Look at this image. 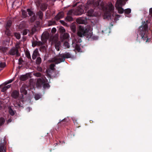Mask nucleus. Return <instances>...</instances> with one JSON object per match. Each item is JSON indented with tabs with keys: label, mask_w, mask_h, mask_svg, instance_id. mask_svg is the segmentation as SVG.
Wrapping results in <instances>:
<instances>
[{
	"label": "nucleus",
	"mask_w": 152,
	"mask_h": 152,
	"mask_svg": "<svg viewBox=\"0 0 152 152\" xmlns=\"http://www.w3.org/2000/svg\"><path fill=\"white\" fill-rule=\"evenodd\" d=\"M56 29L55 28H53L52 29L51 32L53 33H55L56 32Z\"/></svg>",
	"instance_id": "nucleus-55"
},
{
	"label": "nucleus",
	"mask_w": 152,
	"mask_h": 152,
	"mask_svg": "<svg viewBox=\"0 0 152 152\" xmlns=\"http://www.w3.org/2000/svg\"><path fill=\"white\" fill-rule=\"evenodd\" d=\"M84 12L83 9L79 7L77 8L74 12L75 15H80L82 14Z\"/></svg>",
	"instance_id": "nucleus-8"
},
{
	"label": "nucleus",
	"mask_w": 152,
	"mask_h": 152,
	"mask_svg": "<svg viewBox=\"0 0 152 152\" xmlns=\"http://www.w3.org/2000/svg\"><path fill=\"white\" fill-rule=\"evenodd\" d=\"M27 11L28 12V14L30 16H32V15H35V14L34 13V12L32 11L30 9H27Z\"/></svg>",
	"instance_id": "nucleus-26"
},
{
	"label": "nucleus",
	"mask_w": 152,
	"mask_h": 152,
	"mask_svg": "<svg viewBox=\"0 0 152 152\" xmlns=\"http://www.w3.org/2000/svg\"><path fill=\"white\" fill-rule=\"evenodd\" d=\"M72 120L75 125L77 127H78L80 126H79V124L77 122V119L74 118H72Z\"/></svg>",
	"instance_id": "nucleus-33"
},
{
	"label": "nucleus",
	"mask_w": 152,
	"mask_h": 152,
	"mask_svg": "<svg viewBox=\"0 0 152 152\" xmlns=\"http://www.w3.org/2000/svg\"><path fill=\"white\" fill-rule=\"evenodd\" d=\"M48 5L46 3H43L41 5V9L43 11L45 10L47 8Z\"/></svg>",
	"instance_id": "nucleus-18"
},
{
	"label": "nucleus",
	"mask_w": 152,
	"mask_h": 152,
	"mask_svg": "<svg viewBox=\"0 0 152 152\" xmlns=\"http://www.w3.org/2000/svg\"><path fill=\"white\" fill-rule=\"evenodd\" d=\"M64 16V13L63 11L59 12L55 16L54 19L55 20L58 21L61 19L63 18Z\"/></svg>",
	"instance_id": "nucleus-7"
},
{
	"label": "nucleus",
	"mask_w": 152,
	"mask_h": 152,
	"mask_svg": "<svg viewBox=\"0 0 152 152\" xmlns=\"http://www.w3.org/2000/svg\"><path fill=\"white\" fill-rule=\"evenodd\" d=\"M39 54V52L38 50L37 49H35L33 52V54L32 55V58L33 60L36 59L37 56H38Z\"/></svg>",
	"instance_id": "nucleus-15"
},
{
	"label": "nucleus",
	"mask_w": 152,
	"mask_h": 152,
	"mask_svg": "<svg viewBox=\"0 0 152 152\" xmlns=\"http://www.w3.org/2000/svg\"><path fill=\"white\" fill-rule=\"evenodd\" d=\"M34 75L35 76L38 77H42V76H44L40 73L39 72L35 73Z\"/></svg>",
	"instance_id": "nucleus-39"
},
{
	"label": "nucleus",
	"mask_w": 152,
	"mask_h": 152,
	"mask_svg": "<svg viewBox=\"0 0 152 152\" xmlns=\"http://www.w3.org/2000/svg\"><path fill=\"white\" fill-rule=\"evenodd\" d=\"M5 33L7 36H9L10 35V31L9 29V28H5Z\"/></svg>",
	"instance_id": "nucleus-25"
},
{
	"label": "nucleus",
	"mask_w": 152,
	"mask_h": 152,
	"mask_svg": "<svg viewBox=\"0 0 152 152\" xmlns=\"http://www.w3.org/2000/svg\"><path fill=\"white\" fill-rule=\"evenodd\" d=\"M6 66V63L4 62H1L0 63V67L1 68H4Z\"/></svg>",
	"instance_id": "nucleus-40"
},
{
	"label": "nucleus",
	"mask_w": 152,
	"mask_h": 152,
	"mask_svg": "<svg viewBox=\"0 0 152 152\" xmlns=\"http://www.w3.org/2000/svg\"><path fill=\"white\" fill-rule=\"evenodd\" d=\"M59 71H55V73L56 75L58 74H59Z\"/></svg>",
	"instance_id": "nucleus-61"
},
{
	"label": "nucleus",
	"mask_w": 152,
	"mask_h": 152,
	"mask_svg": "<svg viewBox=\"0 0 152 152\" xmlns=\"http://www.w3.org/2000/svg\"><path fill=\"white\" fill-rule=\"evenodd\" d=\"M147 21L144 22L142 26L140 27V29L138 31V34H137V40H139L140 39L146 41V42L150 41L151 37L149 36L148 31V25Z\"/></svg>",
	"instance_id": "nucleus-1"
},
{
	"label": "nucleus",
	"mask_w": 152,
	"mask_h": 152,
	"mask_svg": "<svg viewBox=\"0 0 152 152\" xmlns=\"http://www.w3.org/2000/svg\"><path fill=\"white\" fill-rule=\"evenodd\" d=\"M23 62V60L22 58L20 57L18 59V64L20 65H22Z\"/></svg>",
	"instance_id": "nucleus-49"
},
{
	"label": "nucleus",
	"mask_w": 152,
	"mask_h": 152,
	"mask_svg": "<svg viewBox=\"0 0 152 152\" xmlns=\"http://www.w3.org/2000/svg\"><path fill=\"white\" fill-rule=\"evenodd\" d=\"M6 88H7V89H8L9 88H10L11 87V85H9L6 86H5Z\"/></svg>",
	"instance_id": "nucleus-59"
},
{
	"label": "nucleus",
	"mask_w": 152,
	"mask_h": 152,
	"mask_svg": "<svg viewBox=\"0 0 152 152\" xmlns=\"http://www.w3.org/2000/svg\"><path fill=\"white\" fill-rule=\"evenodd\" d=\"M19 95V92L16 90L13 91L11 94V96L15 99H17Z\"/></svg>",
	"instance_id": "nucleus-10"
},
{
	"label": "nucleus",
	"mask_w": 152,
	"mask_h": 152,
	"mask_svg": "<svg viewBox=\"0 0 152 152\" xmlns=\"http://www.w3.org/2000/svg\"><path fill=\"white\" fill-rule=\"evenodd\" d=\"M28 78V76L26 75H23L21 76L20 77V79L22 81H25Z\"/></svg>",
	"instance_id": "nucleus-20"
},
{
	"label": "nucleus",
	"mask_w": 152,
	"mask_h": 152,
	"mask_svg": "<svg viewBox=\"0 0 152 152\" xmlns=\"http://www.w3.org/2000/svg\"><path fill=\"white\" fill-rule=\"evenodd\" d=\"M65 20L67 22H70L73 21V19L72 16L67 15L65 18Z\"/></svg>",
	"instance_id": "nucleus-17"
},
{
	"label": "nucleus",
	"mask_w": 152,
	"mask_h": 152,
	"mask_svg": "<svg viewBox=\"0 0 152 152\" xmlns=\"http://www.w3.org/2000/svg\"><path fill=\"white\" fill-rule=\"evenodd\" d=\"M14 36L16 37V39H20V35L19 33H14Z\"/></svg>",
	"instance_id": "nucleus-36"
},
{
	"label": "nucleus",
	"mask_w": 152,
	"mask_h": 152,
	"mask_svg": "<svg viewBox=\"0 0 152 152\" xmlns=\"http://www.w3.org/2000/svg\"><path fill=\"white\" fill-rule=\"evenodd\" d=\"M77 35L80 37H85L87 38H90L92 36L91 30L88 28L80 26H79V30L77 33Z\"/></svg>",
	"instance_id": "nucleus-2"
},
{
	"label": "nucleus",
	"mask_w": 152,
	"mask_h": 152,
	"mask_svg": "<svg viewBox=\"0 0 152 152\" xmlns=\"http://www.w3.org/2000/svg\"><path fill=\"white\" fill-rule=\"evenodd\" d=\"M54 145H55V146H56V145H58V143H55V144H54Z\"/></svg>",
	"instance_id": "nucleus-64"
},
{
	"label": "nucleus",
	"mask_w": 152,
	"mask_h": 152,
	"mask_svg": "<svg viewBox=\"0 0 152 152\" xmlns=\"http://www.w3.org/2000/svg\"><path fill=\"white\" fill-rule=\"evenodd\" d=\"M125 4V1L123 0H117L115 7L118 13L122 14L124 12V10L122 7V6H124Z\"/></svg>",
	"instance_id": "nucleus-4"
},
{
	"label": "nucleus",
	"mask_w": 152,
	"mask_h": 152,
	"mask_svg": "<svg viewBox=\"0 0 152 152\" xmlns=\"http://www.w3.org/2000/svg\"><path fill=\"white\" fill-rule=\"evenodd\" d=\"M67 120V119L66 118L61 120H60L58 124V126H61V125L65 126L66 125V123L68 122Z\"/></svg>",
	"instance_id": "nucleus-12"
},
{
	"label": "nucleus",
	"mask_w": 152,
	"mask_h": 152,
	"mask_svg": "<svg viewBox=\"0 0 152 152\" xmlns=\"http://www.w3.org/2000/svg\"><path fill=\"white\" fill-rule=\"evenodd\" d=\"M55 66V65L54 64H51L50 66V69L51 70L54 71L55 69L54 68Z\"/></svg>",
	"instance_id": "nucleus-47"
},
{
	"label": "nucleus",
	"mask_w": 152,
	"mask_h": 152,
	"mask_svg": "<svg viewBox=\"0 0 152 152\" xmlns=\"http://www.w3.org/2000/svg\"><path fill=\"white\" fill-rule=\"evenodd\" d=\"M45 78V77L44 76H42V78H39L37 79V83L38 86H41L45 82L44 79Z\"/></svg>",
	"instance_id": "nucleus-9"
},
{
	"label": "nucleus",
	"mask_w": 152,
	"mask_h": 152,
	"mask_svg": "<svg viewBox=\"0 0 152 152\" xmlns=\"http://www.w3.org/2000/svg\"><path fill=\"white\" fill-rule=\"evenodd\" d=\"M9 54L11 55L14 56L16 55L17 57L19 56L20 54L18 52L17 48H13L11 49L8 52Z\"/></svg>",
	"instance_id": "nucleus-5"
},
{
	"label": "nucleus",
	"mask_w": 152,
	"mask_h": 152,
	"mask_svg": "<svg viewBox=\"0 0 152 152\" xmlns=\"http://www.w3.org/2000/svg\"><path fill=\"white\" fill-rule=\"evenodd\" d=\"M64 44L65 46H66L67 48H69V45L68 43L66 42L64 43Z\"/></svg>",
	"instance_id": "nucleus-56"
},
{
	"label": "nucleus",
	"mask_w": 152,
	"mask_h": 152,
	"mask_svg": "<svg viewBox=\"0 0 152 152\" xmlns=\"http://www.w3.org/2000/svg\"><path fill=\"white\" fill-rule=\"evenodd\" d=\"M36 19V18L35 16V15H34L30 19V21L31 22H34Z\"/></svg>",
	"instance_id": "nucleus-43"
},
{
	"label": "nucleus",
	"mask_w": 152,
	"mask_h": 152,
	"mask_svg": "<svg viewBox=\"0 0 152 152\" xmlns=\"http://www.w3.org/2000/svg\"><path fill=\"white\" fill-rule=\"evenodd\" d=\"M22 17L25 18L27 17V12L24 10H22Z\"/></svg>",
	"instance_id": "nucleus-28"
},
{
	"label": "nucleus",
	"mask_w": 152,
	"mask_h": 152,
	"mask_svg": "<svg viewBox=\"0 0 152 152\" xmlns=\"http://www.w3.org/2000/svg\"><path fill=\"white\" fill-rule=\"evenodd\" d=\"M13 81L12 80H10L9 81H8L7 82V84H9L11 83Z\"/></svg>",
	"instance_id": "nucleus-60"
},
{
	"label": "nucleus",
	"mask_w": 152,
	"mask_h": 152,
	"mask_svg": "<svg viewBox=\"0 0 152 152\" xmlns=\"http://www.w3.org/2000/svg\"><path fill=\"white\" fill-rule=\"evenodd\" d=\"M40 49L45 50V46H42L40 48Z\"/></svg>",
	"instance_id": "nucleus-57"
},
{
	"label": "nucleus",
	"mask_w": 152,
	"mask_h": 152,
	"mask_svg": "<svg viewBox=\"0 0 152 152\" xmlns=\"http://www.w3.org/2000/svg\"><path fill=\"white\" fill-rule=\"evenodd\" d=\"M37 15L39 16V18L41 20H42L43 16V13L41 11H39L37 13Z\"/></svg>",
	"instance_id": "nucleus-21"
},
{
	"label": "nucleus",
	"mask_w": 152,
	"mask_h": 152,
	"mask_svg": "<svg viewBox=\"0 0 152 152\" xmlns=\"http://www.w3.org/2000/svg\"><path fill=\"white\" fill-rule=\"evenodd\" d=\"M20 92L21 94L23 95H26L27 94V91L26 89V86L23 85L20 88Z\"/></svg>",
	"instance_id": "nucleus-14"
},
{
	"label": "nucleus",
	"mask_w": 152,
	"mask_h": 152,
	"mask_svg": "<svg viewBox=\"0 0 152 152\" xmlns=\"http://www.w3.org/2000/svg\"><path fill=\"white\" fill-rule=\"evenodd\" d=\"M49 37V34L48 33H43L41 37L42 40L44 42H45L48 39Z\"/></svg>",
	"instance_id": "nucleus-11"
},
{
	"label": "nucleus",
	"mask_w": 152,
	"mask_h": 152,
	"mask_svg": "<svg viewBox=\"0 0 152 152\" xmlns=\"http://www.w3.org/2000/svg\"><path fill=\"white\" fill-rule=\"evenodd\" d=\"M108 7L109 8V10L110 11L113 12L114 9V7L113 5L111 3H110L109 4Z\"/></svg>",
	"instance_id": "nucleus-22"
},
{
	"label": "nucleus",
	"mask_w": 152,
	"mask_h": 152,
	"mask_svg": "<svg viewBox=\"0 0 152 152\" xmlns=\"http://www.w3.org/2000/svg\"><path fill=\"white\" fill-rule=\"evenodd\" d=\"M12 24V22L11 20H8L6 24L5 25V28H10Z\"/></svg>",
	"instance_id": "nucleus-16"
},
{
	"label": "nucleus",
	"mask_w": 152,
	"mask_h": 152,
	"mask_svg": "<svg viewBox=\"0 0 152 152\" xmlns=\"http://www.w3.org/2000/svg\"><path fill=\"white\" fill-rule=\"evenodd\" d=\"M60 45L61 43L59 42H56L55 44V48L57 51H59L60 50Z\"/></svg>",
	"instance_id": "nucleus-19"
},
{
	"label": "nucleus",
	"mask_w": 152,
	"mask_h": 152,
	"mask_svg": "<svg viewBox=\"0 0 152 152\" xmlns=\"http://www.w3.org/2000/svg\"><path fill=\"white\" fill-rule=\"evenodd\" d=\"M11 120L10 119H9V120H8V121L9 122H11Z\"/></svg>",
	"instance_id": "nucleus-63"
},
{
	"label": "nucleus",
	"mask_w": 152,
	"mask_h": 152,
	"mask_svg": "<svg viewBox=\"0 0 152 152\" xmlns=\"http://www.w3.org/2000/svg\"><path fill=\"white\" fill-rule=\"evenodd\" d=\"M131 10L130 8H128L124 10V13L125 15H128L131 12Z\"/></svg>",
	"instance_id": "nucleus-30"
},
{
	"label": "nucleus",
	"mask_w": 152,
	"mask_h": 152,
	"mask_svg": "<svg viewBox=\"0 0 152 152\" xmlns=\"http://www.w3.org/2000/svg\"><path fill=\"white\" fill-rule=\"evenodd\" d=\"M42 2V0H37L35 1V3L36 5L38 7L40 6Z\"/></svg>",
	"instance_id": "nucleus-35"
},
{
	"label": "nucleus",
	"mask_w": 152,
	"mask_h": 152,
	"mask_svg": "<svg viewBox=\"0 0 152 152\" xmlns=\"http://www.w3.org/2000/svg\"><path fill=\"white\" fill-rule=\"evenodd\" d=\"M5 121L4 118L2 117L0 118V126H2L4 124Z\"/></svg>",
	"instance_id": "nucleus-32"
},
{
	"label": "nucleus",
	"mask_w": 152,
	"mask_h": 152,
	"mask_svg": "<svg viewBox=\"0 0 152 152\" xmlns=\"http://www.w3.org/2000/svg\"><path fill=\"white\" fill-rule=\"evenodd\" d=\"M31 109L30 107H28L26 108V110L27 111L29 112L31 110Z\"/></svg>",
	"instance_id": "nucleus-58"
},
{
	"label": "nucleus",
	"mask_w": 152,
	"mask_h": 152,
	"mask_svg": "<svg viewBox=\"0 0 152 152\" xmlns=\"http://www.w3.org/2000/svg\"><path fill=\"white\" fill-rule=\"evenodd\" d=\"M26 55L27 58L29 59H30L31 60L30 53L28 51L26 52Z\"/></svg>",
	"instance_id": "nucleus-37"
},
{
	"label": "nucleus",
	"mask_w": 152,
	"mask_h": 152,
	"mask_svg": "<svg viewBox=\"0 0 152 152\" xmlns=\"http://www.w3.org/2000/svg\"><path fill=\"white\" fill-rule=\"evenodd\" d=\"M148 17L150 19H151V18H152V8L149 9V15Z\"/></svg>",
	"instance_id": "nucleus-44"
},
{
	"label": "nucleus",
	"mask_w": 152,
	"mask_h": 152,
	"mask_svg": "<svg viewBox=\"0 0 152 152\" xmlns=\"http://www.w3.org/2000/svg\"><path fill=\"white\" fill-rule=\"evenodd\" d=\"M58 56L61 58H55L53 60V62L56 64H58L61 62H64L65 58H68L72 57V55L69 52H66L62 54H59Z\"/></svg>",
	"instance_id": "nucleus-3"
},
{
	"label": "nucleus",
	"mask_w": 152,
	"mask_h": 152,
	"mask_svg": "<svg viewBox=\"0 0 152 152\" xmlns=\"http://www.w3.org/2000/svg\"><path fill=\"white\" fill-rule=\"evenodd\" d=\"M94 10L93 9H90L86 13V16L88 17L89 18H90L91 17H93L94 16Z\"/></svg>",
	"instance_id": "nucleus-13"
},
{
	"label": "nucleus",
	"mask_w": 152,
	"mask_h": 152,
	"mask_svg": "<svg viewBox=\"0 0 152 152\" xmlns=\"http://www.w3.org/2000/svg\"><path fill=\"white\" fill-rule=\"evenodd\" d=\"M73 14V10L72 9L69 10L67 13V15L72 16Z\"/></svg>",
	"instance_id": "nucleus-46"
},
{
	"label": "nucleus",
	"mask_w": 152,
	"mask_h": 152,
	"mask_svg": "<svg viewBox=\"0 0 152 152\" xmlns=\"http://www.w3.org/2000/svg\"><path fill=\"white\" fill-rule=\"evenodd\" d=\"M15 106L18 107L20 108H23V105L21 104V102L20 101L17 102L15 104Z\"/></svg>",
	"instance_id": "nucleus-23"
},
{
	"label": "nucleus",
	"mask_w": 152,
	"mask_h": 152,
	"mask_svg": "<svg viewBox=\"0 0 152 152\" xmlns=\"http://www.w3.org/2000/svg\"><path fill=\"white\" fill-rule=\"evenodd\" d=\"M59 30L61 34V36L62 34L65 33V30L63 27H61L59 28Z\"/></svg>",
	"instance_id": "nucleus-27"
},
{
	"label": "nucleus",
	"mask_w": 152,
	"mask_h": 152,
	"mask_svg": "<svg viewBox=\"0 0 152 152\" xmlns=\"http://www.w3.org/2000/svg\"><path fill=\"white\" fill-rule=\"evenodd\" d=\"M53 24H55L56 23V22L55 21H53Z\"/></svg>",
	"instance_id": "nucleus-62"
},
{
	"label": "nucleus",
	"mask_w": 152,
	"mask_h": 152,
	"mask_svg": "<svg viewBox=\"0 0 152 152\" xmlns=\"http://www.w3.org/2000/svg\"><path fill=\"white\" fill-rule=\"evenodd\" d=\"M91 18H89L88 17L85 16L83 18H78L77 20V22L79 24H84L86 23L87 20H90Z\"/></svg>",
	"instance_id": "nucleus-6"
},
{
	"label": "nucleus",
	"mask_w": 152,
	"mask_h": 152,
	"mask_svg": "<svg viewBox=\"0 0 152 152\" xmlns=\"http://www.w3.org/2000/svg\"><path fill=\"white\" fill-rule=\"evenodd\" d=\"M41 62V58L40 57H38L37 58L36 60V63L37 65L40 64Z\"/></svg>",
	"instance_id": "nucleus-31"
},
{
	"label": "nucleus",
	"mask_w": 152,
	"mask_h": 152,
	"mask_svg": "<svg viewBox=\"0 0 152 152\" xmlns=\"http://www.w3.org/2000/svg\"><path fill=\"white\" fill-rule=\"evenodd\" d=\"M43 87L44 88H49L50 87V86L48 83H44L43 84Z\"/></svg>",
	"instance_id": "nucleus-41"
},
{
	"label": "nucleus",
	"mask_w": 152,
	"mask_h": 152,
	"mask_svg": "<svg viewBox=\"0 0 152 152\" xmlns=\"http://www.w3.org/2000/svg\"><path fill=\"white\" fill-rule=\"evenodd\" d=\"M27 34V31L26 30H23V35H26Z\"/></svg>",
	"instance_id": "nucleus-52"
},
{
	"label": "nucleus",
	"mask_w": 152,
	"mask_h": 152,
	"mask_svg": "<svg viewBox=\"0 0 152 152\" xmlns=\"http://www.w3.org/2000/svg\"><path fill=\"white\" fill-rule=\"evenodd\" d=\"M7 90V88L4 86L2 88L1 90V91L2 92H5Z\"/></svg>",
	"instance_id": "nucleus-53"
},
{
	"label": "nucleus",
	"mask_w": 152,
	"mask_h": 152,
	"mask_svg": "<svg viewBox=\"0 0 152 152\" xmlns=\"http://www.w3.org/2000/svg\"><path fill=\"white\" fill-rule=\"evenodd\" d=\"M62 36L63 38L64 39H67L69 37V35L67 33H65L62 34Z\"/></svg>",
	"instance_id": "nucleus-29"
},
{
	"label": "nucleus",
	"mask_w": 152,
	"mask_h": 152,
	"mask_svg": "<svg viewBox=\"0 0 152 152\" xmlns=\"http://www.w3.org/2000/svg\"><path fill=\"white\" fill-rule=\"evenodd\" d=\"M42 45V43L41 42H36V43H32V46L33 47L35 46H36V45Z\"/></svg>",
	"instance_id": "nucleus-48"
},
{
	"label": "nucleus",
	"mask_w": 152,
	"mask_h": 152,
	"mask_svg": "<svg viewBox=\"0 0 152 152\" xmlns=\"http://www.w3.org/2000/svg\"><path fill=\"white\" fill-rule=\"evenodd\" d=\"M50 70H48L47 72V77L50 78H51V75L49 74V73L50 72Z\"/></svg>",
	"instance_id": "nucleus-51"
},
{
	"label": "nucleus",
	"mask_w": 152,
	"mask_h": 152,
	"mask_svg": "<svg viewBox=\"0 0 152 152\" xmlns=\"http://www.w3.org/2000/svg\"><path fill=\"white\" fill-rule=\"evenodd\" d=\"M70 28L71 29V30L72 31L73 33H75L76 31V27L75 26V25H72L70 26Z\"/></svg>",
	"instance_id": "nucleus-38"
},
{
	"label": "nucleus",
	"mask_w": 152,
	"mask_h": 152,
	"mask_svg": "<svg viewBox=\"0 0 152 152\" xmlns=\"http://www.w3.org/2000/svg\"><path fill=\"white\" fill-rule=\"evenodd\" d=\"M60 22L61 24L64 26H66L67 24L63 20H60Z\"/></svg>",
	"instance_id": "nucleus-50"
},
{
	"label": "nucleus",
	"mask_w": 152,
	"mask_h": 152,
	"mask_svg": "<svg viewBox=\"0 0 152 152\" xmlns=\"http://www.w3.org/2000/svg\"><path fill=\"white\" fill-rule=\"evenodd\" d=\"M115 20L117 21L119 20V18L120 17V15L118 14H115L114 16L113 15Z\"/></svg>",
	"instance_id": "nucleus-34"
},
{
	"label": "nucleus",
	"mask_w": 152,
	"mask_h": 152,
	"mask_svg": "<svg viewBox=\"0 0 152 152\" xmlns=\"http://www.w3.org/2000/svg\"><path fill=\"white\" fill-rule=\"evenodd\" d=\"M9 112L10 113V114L11 115H13L15 114V112L14 111L11 109V108H10L9 109Z\"/></svg>",
	"instance_id": "nucleus-45"
},
{
	"label": "nucleus",
	"mask_w": 152,
	"mask_h": 152,
	"mask_svg": "<svg viewBox=\"0 0 152 152\" xmlns=\"http://www.w3.org/2000/svg\"><path fill=\"white\" fill-rule=\"evenodd\" d=\"M75 49L77 50L78 51H79L80 50V47L79 46L77 45H76V46H75Z\"/></svg>",
	"instance_id": "nucleus-54"
},
{
	"label": "nucleus",
	"mask_w": 152,
	"mask_h": 152,
	"mask_svg": "<svg viewBox=\"0 0 152 152\" xmlns=\"http://www.w3.org/2000/svg\"><path fill=\"white\" fill-rule=\"evenodd\" d=\"M41 97V96L39 94H36L34 96V98L36 100L39 99Z\"/></svg>",
	"instance_id": "nucleus-42"
},
{
	"label": "nucleus",
	"mask_w": 152,
	"mask_h": 152,
	"mask_svg": "<svg viewBox=\"0 0 152 152\" xmlns=\"http://www.w3.org/2000/svg\"><path fill=\"white\" fill-rule=\"evenodd\" d=\"M0 152H5V150L3 144H0Z\"/></svg>",
	"instance_id": "nucleus-24"
}]
</instances>
